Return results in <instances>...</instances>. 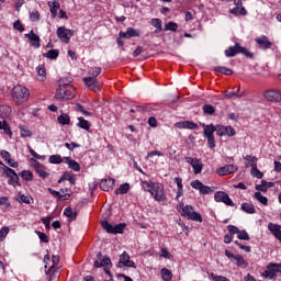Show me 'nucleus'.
Returning a JSON list of instances; mask_svg holds the SVG:
<instances>
[{"label": "nucleus", "instance_id": "obj_39", "mask_svg": "<svg viewBox=\"0 0 281 281\" xmlns=\"http://www.w3.org/2000/svg\"><path fill=\"white\" fill-rule=\"evenodd\" d=\"M254 199H256L261 205H269V199L267 196L262 195L260 191L255 192Z\"/></svg>", "mask_w": 281, "mask_h": 281}, {"label": "nucleus", "instance_id": "obj_26", "mask_svg": "<svg viewBox=\"0 0 281 281\" xmlns=\"http://www.w3.org/2000/svg\"><path fill=\"white\" fill-rule=\"evenodd\" d=\"M202 127L204 128V137H214V133H216V125H206L205 123H203Z\"/></svg>", "mask_w": 281, "mask_h": 281}, {"label": "nucleus", "instance_id": "obj_60", "mask_svg": "<svg viewBox=\"0 0 281 281\" xmlns=\"http://www.w3.org/2000/svg\"><path fill=\"white\" fill-rule=\"evenodd\" d=\"M191 188H193V190H199L200 192L201 188H203V182H201L200 180H193L191 181Z\"/></svg>", "mask_w": 281, "mask_h": 281}, {"label": "nucleus", "instance_id": "obj_33", "mask_svg": "<svg viewBox=\"0 0 281 281\" xmlns=\"http://www.w3.org/2000/svg\"><path fill=\"white\" fill-rule=\"evenodd\" d=\"M214 71L216 74H224V76H233L234 75V70H232L231 68H227L225 66H217L214 68Z\"/></svg>", "mask_w": 281, "mask_h": 281}, {"label": "nucleus", "instance_id": "obj_19", "mask_svg": "<svg viewBox=\"0 0 281 281\" xmlns=\"http://www.w3.org/2000/svg\"><path fill=\"white\" fill-rule=\"evenodd\" d=\"M83 83L91 91H94V92L100 91V81H98V79H94V78H83Z\"/></svg>", "mask_w": 281, "mask_h": 281}, {"label": "nucleus", "instance_id": "obj_35", "mask_svg": "<svg viewBox=\"0 0 281 281\" xmlns=\"http://www.w3.org/2000/svg\"><path fill=\"white\" fill-rule=\"evenodd\" d=\"M12 113V108L10 105H0V117H10Z\"/></svg>", "mask_w": 281, "mask_h": 281}, {"label": "nucleus", "instance_id": "obj_51", "mask_svg": "<svg viewBox=\"0 0 281 281\" xmlns=\"http://www.w3.org/2000/svg\"><path fill=\"white\" fill-rule=\"evenodd\" d=\"M151 25L154 27H156L155 33L159 34V32H161L162 27H161V19H151Z\"/></svg>", "mask_w": 281, "mask_h": 281}, {"label": "nucleus", "instance_id": "obj_50", "mask_svg": "<svg viewBox=\"0 0 281 281\" xmlns=\"http://www.w3.org/2000/svg\"><path fill=\"white\" fill-rule=\"evenodd\" d=\"M49 164H63L65 161V158L60 155H52L48 158Z\"/></svg>", "mask_w": 281, "mask_h": 281}, {"label": "nucleus", "instance_id": "obj_2", "mask_svg": "<svg viewBox=\"0 0 281 281\" xmlns=\"http://www.w3.org/2000/svg\"><path fill=\"white\" fill-rule=\"evenodd\" d=\"M11 98L16 106H21L30 100V90L21 85L14 86L11 90Z\"/></svg>", "mask_w": 281, "mask_h": 281}, {"label": "nucleus", "instance_id": "obj_21", "mask_svg": "<svg viewBox=\"0 0 281 281\" xmlns=\"http://www.w3.org/2000/svg\"><path fill=\"white\" fill-rule=\"evenodd\" d=\"M25 37L29 38L32 47H41V37L36 35L34 31L26 33Z\"/></svg>", "mask_w": 281, "mask_h": 281}, {"label": "nucleus", "instance_id": "obj_4", "mask_svg": "<svg viewBox=\"0 0 281 281\" xmlns=\"http://www.w3.org/2000/svg\"><path fill=\"white\" fill-rule=\"evenodd\" d=\"M56 100H74L76 98V88L68 86V88L59 86L55 93Z\"/></svg>", "mask_w": 281, "mask_h": 281}, {"label": "nucleus", "instance_id": "obj_47", "mask_svg": "<svg viewBox=\"0 0 281 281\" xmlns=\"http://www.w3.org/2000/svg\"><path fill=\"white\" fill-rule=\"evenodd\" d=\"M179 30V24L176 22H168L165 25V32H177Z\"/></svg>", "mask_w": 281, "mask_h": 281}, {"label": "nucleus", "instance_id": "obj_18", "mask_svg": "<svg viewBox=\"0 0 281 281\" xmlns=\"http://www.w3.org/2000/svg\"><path fill=\"white\" fill-rule=\"evenodd\" d=\"M176 128H187L189 131H196L199 130V124L192 121H179L176 123Z\"/></svg>", "mask_w": 281, "mask_h": 281}, {"label": "nucleus", "instance_id": "obj_24", "mask_svg": "<svg viewBox=\"0 0 281 281\" xmlns=\"http://www.w3.org/2000/svg\"><path fill=\"white\" fill-rule=\"evenodd\" d=\"M48 192L49 194H52V196H55V199H57V201H69V199L71 198V193H65V194H60V192L48 188Z\"/></svg>", "mask_w": 281, "mask_h": 281}, {"label": "nucleus", "instance_id": "obj_25", "mask_svg": "<svg viewBox=\"0 0 281 281\" xmlns=\"http://www.w3.org/2000/svg\"><path fill=\"white\" fill-rule=\"evenodd\" d=\"M64 162L67 164L70 170H74L75 172H80V164L71 159V157H64Z\"/></svg>", "mask_w": 281, "mask_h": 281}, {"label": "nucleus", "instance_id": "obj_37", "mask_svg": "<svg viewBox=\"0 0 281 281\" xmlns=\"http://www.w3.org/2000/svg\"><path fill=\"white\" fill-rule=\"evenodd\" d=\"M131 190V184L123 183L117 189H115L114 194H128V191Z\"/></svg>", "mask_w": 281, "mask_h": 281}, {"label": "nucleus", "instance_id": "obj_43", "mask_svg": "<svg viewBox=\"0 0 281 281\" xmlns=\"http://www.w3.org/2000/svg\"><path fill=\"white\" fill-rule=\"evenodd\" d=\"M58 10H60V2L53 1L50 5V14L53 19H56V15L58 14Z\"/></svg>", "mask_w": 281, "mask_h": 281}, {"label": "nucleus", "instance_id": "obj_28", "mask_svg": "<svg viewBox=\"0 0 281 281\" xmlns=\"http://www.w3.org/2000/svg\"><path fill=\"white\" fill-rule=\"evenodd\" d=\"M46 276H49V281H56L58 278V266H50L48 270L45 271Z\"/></svg>", "mask_w": 281, "mask_h": 281}, {"label": "nucleus", "instance_id": "obj_6", "mask_svg": "<svg viewBox=\"0 0 281 281\" xmlns=\"http://www.w3.org/2000/svg\"><path fill=\"white\" fill-rule=\"evenodd\" d=\"M180 215L184 216L189 221H194L195 223H203V216L199 212L194 211L192 205H186L182 211H180Z\"/></svg>", "mask_w": 281, "mask_h": 281}, {"label": "nucleus", "instance_id": "obj_30", "mask_svg": "<svg viewBox=\"0 0 281 281\" xmlns=\"http://www.w3.org/2000/svg\"><path fill=\"white\" fill-rule=\"evenodd\" d=\"M229 13L235 16H247V9L245 7H235L229 10Z\"/></svg>", "mask_w": 281, "mask_h": 281}, {"label": "nucleus", "instance_id": "obj_8", "mask_svg": "<svg viewBox=\"0 0 281 281\" xmlns=\"http://www.w3.org/2000/svg\"><path fill=\"white\" fill-rule=\"evenodd\" d=\"M3 177H5L8 180V184L12 186L13 188H16V186L19 188H21V182H20V178L19 175L16 173V171L8 166H4V171H3Z\"/></svg>", "mask_w": 281, "mask_h": 281}, {"label": "nucleus", "instance_id": "obj_53", "mask_svg": "<svg viewBox=\"0 0 281 281\" xmlns=\"http://www.w3.org/2000/svg\"><path fill=\"white\" fill-rule=\"evenodd\" d=\"M35 234L38 236L41 243H49V237L47 236V234L41 232V231H35Z\"/></svg>", "mask_w": 281, "mask_h": 281}, {"label": "nucleus", "instance_id": "obj_15", "mask_svg": "<svg viewBox=\"0 0 281 281\" xmlns=\"http://www.w3.org/2000/svg\"><path fill=\"white\" fill-rule=\"evenodd\" d=\"M120 38H139L142 32L137 29L127 27L126 32L121 31L119 33Z\"/></svg>", "mask_w": 281, "mask_h": 281}, {"label": "nucleus", "instance_id": "obj_36", "mask_svg": "<svg viewBox=\"0 0 281 281\" xmlns=\"http://www.w3.org/2000/svg\"><path fill=\"white\" fill-rule=\"evenodd\" d=\"M57 122L59 124H61L63 126H67L70 124L71 119L69 117V114L67 113H61L58 117H57Z\"/></svg>", "mask_w": 281, "mask_h": 281}, {"label": "nucleus", "instance_id": "obj_9", "mask_svg": "<svg viewBox=\"0 0 281 281\" xmlns=\"http://www.w3.org/2000/svg\"><path fill=\"white\" fill-rule=\"evenodd\" d=\"M56 34L59 41L67 45L69 44V41H71V36H74V30L67 29L65 26H59Z\"/></svg>", "mask_w": 281, "mask_h": 281}, {"label": "nucleus", "instance_id": "obj_44", "mask_svg": "<svg viewBox=\"0 0 281 281\" xmlns=\"http://www.w3.org/2000/svg\"><path fill=\"white\" fill-rule=\"evenodd\" d=\"M194 175H201L203 171V162H201V159L195 160V162L192 165Z\"/></svg>", "mask_w": 281, "mask_h": 281}, {"label": "nucleus", "instance_id": "obj_16", "mask_svg": "<svg viewBox=\"0 0 281 281\" xmlns=\"http://www.w3.org/2000/svg\"><path fill=\"white\" fill-rule=\"evenodd\" d=\"M119 263L123 265V267H130L131 269H137V266L135 265V261L131 260V256L126 251H124L120 256Z\"/></svg>", "mask_w": 281, "mask_h": 281}, {"label": "nucleus", "instance_id": "obj_29", "mask_svg": "<svg viewBox=\"0 0 281 281\" xmlns=\"http://www.w3.org/2000/svg\"><path fill=\"white\" fill-rule=\"evenodd\" d=\"M64 216H67L68 221H76L78 218V212L71 209V206H67L64 210Z\"/></svg>", "mask_w": 281, "mask_h": 281}, {"label": "nucleus", "instance_id": "obj_61", "mask_svg": "<svg viewBox=\"0 0 281 281\" xmlns=\"http://www.w3.org/2000/svg\"><path fill=\"white\" fill-rule=\"evenodd\" d=\"M30 19L33 23H36V21H41V13H38V11H33L30 13Z\"/></svg>", "mask_w": 281, "mask_h": 281}, {"label": "nucleus", "instance_id": "obj_17", "mask_svg": "<svg viewBox=\"0 0 281 281\" xmlns=\"http://www.w3.org/2000/svg\"><path fill=\"white\" fill-rule=\"evenodd\" d=\"M238 171V166L236 165H226L217 169V175L220 177H225L226 175H232Z\"/></svg>", "mask_w": 281, "mask_h": 281}, {"label": "nucleus", "instance_id": "obj_1", "mask_svg": "<svg viewBox=\"0 0 281 281\" xmlns=\"http://www.w3.org/2000/svg\"><path fill=\"white\" fill-rule=\"evenodd\" d=\"M140 186L145 192H149L151 196H154L155 201H158V203L166 201V192L164 191V186H161V183L154 181H142Z\"/></svg>", "mask_w": 281, "mask_h": 281}, {"label": "nucleus", "instance_id": "obj_40", "mask_svg": "<svg viewBox=\"0 0 281 281\" xmlns=\"http://www.w3.org/2000/svg\"><path fill=\"white\" fill-rule=\"evenodd\" d=\"M20 177L23 181H34V173L31 170H23L20 172Z\"/></svg>", "mask_w": 281, "mask_h": 281}, {"label": "nucleus", "instance_id": "obj_48", "mask_svg": "<svg viewBox=\"0 0 281 281\" xmlns=\"http://www.w3.org/2000/svg\"><path fill=\"white\" fill-rule=\"evenodd\" d=\"M19 128L21 137H32V131H30L27 126L20 125Z\"/></svg>", "mask_w": 281, "mask_h": 281}, {"label": "nucleus", "instance_id": "obj_64", "mask_svg": "<svg viewBox=\"0 0 281 281\" xmlns=\"http://www.w3.org/2000/svg\"><path fill=\"white\" fill-rule=\"evenodd\" d=\"M212 192H214V190L205 184L200 189V194H212Z\"/></svg>", "mask_w": 281, "mask_h": 281}, {"label": "nucleus", "instance_id": "obj_11", "mask_svg": "<svg viewBox=\"0 0 281 281\" xmlns=\"http://www.w3.org/2000/svg\"><path fill=\"white\" fill-rule=\"evenodd\" d=\"M30 164L34 168L38 177H41L42 179H47V177H49V172L46 171V168L38 160L30 158Z\"/></svg>", "mask_w": 281, "mask_h": 281}, {"label": "nucleus", "instance_id": "obj_3", "mask_svg": "<svg viewBox=\"0 0 281 281\" xmlns=\"http://www.w3.org/2000/svg\"><path fill=\"white\" fill-rule=\"evenodd\" d=\"M226 58H234L237 54H243L246 58H250L252 60L254 53L249 52L246 47L240 46V43H235L234 46L228 47L225 52Z\"/></svg>", "mask_w": 281, "mask_h": 281}, {"label": "nucleus", "instance_id": "obj_22", "mask_svg": "<svg viewBox=\"0 0 281 281\" xmlns=\"http://www.w3.org/2000/svg\"><path fill=\"white\" fill-rule=\"evenodd\" d=\"M255 41H256V43H258L260 49H271V46L273 45L269 41V37H267L266 35L257 37Z\"/></svg>", "mask_w": 281, "mask_h": 281}, {"label": "nucleus", "instance_id": "obj_13", "mask_svg": "<svg viewBox=\"0 0 281 281\" xmlns=\"http://www.w3.org/2000/svg\"><path fill=\"white\" fill-rule=\"evenodd\" d=\"M215 133L218 137H224V135H228V137H234V135H236V130L232 126L216 125Z\"/></svg>", "mask_w": 281, "mask_h": 281}, {"label": "nucleus", "instance_id": "obj_38", "mask_svg": "<svg viewBox=\"0 0 281 281\" xmlns=\"http://www.w3.org/2000/svg\"><path fill=\"white\" fill-rule=\"evenodd\" d=\"M60 54V50L58 49H49L47 53H44V58H49V60H56Z\"/></svg>", "mask_w": 281, "mask_h": 281}, {"label": "nucleus", "instance_id": "obj_20", "mask_svg": "<svg viewBox=\"0 0 281 281\" xmlns=\"http://www.w3.org/2000/svg\"><path fill=\"white\" fill-rule=\"evenodd\" d=\"M100 188L103 190V192H109L110 190H113L115 188V180L112 178L103 179L100 182Z\"/></svg>", "mask_w": 281, "mask_h": 281}, {"label": "nucleus", "instance_id": "obj_56", "mask_svg": "<svg viewBox=\"0 0 281 281\" xmlns=\"http://www.w3.org/2000/svg\"><path fill=\"white\" fill-rule=\"evenodd\" d=\"M237 238L239 240H250L249 234L247 233V231H239L237 233Z\"/></svg>", "mask_w": 281, "mask_h": 281}, {"label": "nucleus", "instance_id": "obj_54", "mask_svg": "<svg viewBox=\"0 0 281 281\" xmlns=\"http://www.w3.org/2000/svg\"><path fill=\"white\" fill-rule=\"evenodd\" d=\"M70 83L71 80H69V78L59 79V87H64V89H69V87H72Z\"/></svg>", "mask_w": 281, "mask_h": 281}, {"label": "nucleus", "instance_id": "obj_59", "mask_svg": "<svg viewBox=\"0 0 281 281\" xmlns=\"http://www.w3.org/2000/svg\"><path fill=\"white\" fill-rule=\"evenodd\" d=\"M227 231H228V234L233 237H234L235 234L238 235V233L240 232V229L235 225H228Z\"/></svg>", "mask_w": 281, "mask_h": 281}, {"label": "nucleus", "instance_id": "obj_23", "mask_svg": "<svg viewBox=\"0 0 281 281\" xmlns=\"http://www.w3.org/2000/svg\"><path fill=\"white\" fill-rule=\"evenodd\" d=\"M64 181H69L71 186H76V176L72 172L65 171L60 179L58 180V183H63Z\"/></svg>", "mask_w": 281, "mask_h": 281}, {"label": "nucleus", "instance_id": "obj_57", "mask_svg": "<svg viewBox=\"0 0 281 281\" xmlns=\"http://www.w3.org/2000/svg\"><path fill=\"white\" fill-rule=\"evenodd\" d=\"M29 153L30 155H32V157H34V159H42L44 161V159H47V157L45 155H38L35 150L32 149V147L29 146Z\"/></svg>", "mask_w": 281, "mask_h": 281}, {"label": "nucleus", "instance_id": "obj_34", "mask_svg": "<svg viewBox=\"0 0 281 281\" xmlns=\"http://www.w3.org/2000/svg\"><path fill=\"white\" fill-rule=\"evenodd\" d=\"M224 97L227 98L228 100H231V98H244L245 97V92H240V88L237 89L236 91H226L224 93Z\"/></svg>", "mask_w": 281, "mask_h": 281}, {"label": "nucleus", "instance_id": "obj_42", "mask_svg": "<svg viewBox=\"0 0 281 281\" xmlns=\"http://www.w3.org/2000/svg\"><path fill=\"white\" fill-rule=\"evenodd\" d=\"M202 111L204 115H214V113H216V108H214L212 104H204L202 106Z\"/></svg>", "mask_w": 281, "mask_h": 281}, {"label": "nucleus", "instance_id": "obj_58", "mask_svg": "<svg viewBox=\"0 0 281 281\" xmlns=\"http://www.w3.org/2000/svg\"><path fill=\"white\" fill-rule=\"evenodd\" d=\"M125 223H121L114 226V234H124Z\"/></svg>", "mask_w": 281, "mask_h": 281}, {"label": "nucleus", "instance_id": "obj_31", "mask_svg": "<svg viewBox=\"0 0 281 281\" xmlns=\"http://www.w3.org/2000/svg\"><path fill=\"white\" fill-rule=\"evenodd\" d=\"M241 212L246 214H256V206L251 203L244 202L240 206Z\"/></svg>", "mask_w": 281, "mask_h": 281}, {"label": "nucleus", "instance_id": "obj_41", "mask_svg": "<svg viewBox=\"0 0 281 281\" xmlns=\"http://www.w3.org/2000/svg\"><path fill=\"white\" fill-rule=\"evenodd\" d=\"M102 74V68L101 67H92L89 70L90 77L86 78H93L94 80H98L99 75Z\"/></svg>", "mask_w": 281, "mask_h": 281}, {"label": "nucleus", "instance_id": "obj_27", "mask_svg": "<svg viewBox=\"0 0 281 281\" xmlns=\"http://www.w3.org/2000/svg\"><path fill=\"white\" fill-rule=\"evenodd\" d=\"M37 80L40 82H45L47 80V70L45 69V65L37 66Z\"/></svg>", "mask_w": 281, "mask_h": 281}, {"label": "nucleus", "instance_id": "obj_49", "mask_svg": "<svg viewBox=\"0 0 281 281\" xmlns=\"http://www.w3.org/2000/svg\"><path fill=\"white\" fill-rule=\"evenodd\" d=\"M235 261L237 267H247L249 265L243 255H236Z\"/></svg>", "mask_w": 281, "mask_h": 281}, {"label": "nucleus", "instance_id": "obj_52", "mask_svg": "<svg viewBox=\"0 0 281 281\" xmlns=\"http://www.w3.org/2000/svg\"><path fill=\"white\" fill-rule=\"evenodd\" d=\"M255 190H258V192H267V190H269L268 182L261 180V184H256Z\"/></svg>", "mask_w": 281, "mask_h": 281}, {"label": "nucleus", "instance_id": "obj_32", "mask_svg": "<svg viewBox=\"0 0 281 281\" xmlns=\"http://www.w3.org/2000/svg\"><path fill=\"white\" fill-rule=\"evenodd\" d=\"M77 126H78L79 128H82L83 131H90V128H91V123H89V121L85 120V117L79 116V117H78Z\"/></svg>", "mask_w": 281, "mask_h": 281}, {"label": "nucleus", "instance_id": "obj_45", "mask_svg": "<svg viewBox=\"0 0 281 281\" xmlns=\"http://www.w3.org/2000/svg\"><path fill=\"white\" fill-rule=\"evenodd\" d=\"M160 273L164 281L172 280V271L168 270L167 268H162Z\"/></svg>", "mask_w": 281, "mask_h": 281}, {"label": "nucleus", "instance_id": "obj_12", "mask_svg": "<svg viewBox=\"0 0 281 281\" xmlns=\"http://www.w3.org/2000/svg\"><path fill=\"white\" fill-rule=\"evenodd\" d=\"M246 159H250L252 161L250 175L252 177H256V179H262V177H265V173H262L260 171V169L258 168V157L251 156V155H247Z\"/></svg>", "mask_w": 281, "mask_h": 281}, {"label": "nucleus", "instance_id": "obj_63", "mask_svg": "<svg viewBox=\"0 0 281 281\" xmlns=\"http://www.w3.org/2000/svg\"><path fill=\"white\" fill-rule=\"evenodd\" d=\"M0 155H1L2 159L7 162L12 159V155L8 150H1Z\"/></svg>", "mask_w": 281, "mask_h": 281}, {"label": "nucleus", "instance_id": "obj_46", "mask_svg": "<svg viewBox=\"0 0 281 281\" xmlns=\"http://www.w3.org/2000/svg\"><path fill=\"white\" fill-rule=\"evenodd\" d=\"M101 227L105 229L108 234H114V226L109 223V221L104 220L101 222Z\"/></svg>", "mask_w": 281, "mask_h": 281}, {"label": "nucleus", "instance_id": "obj_7", "mask_svg": "<svg viewBox=\"0 0 281 281\" xmlns=\"http://www.w3.org/2000/svg\"><path fill=\"white\" fill-rule=\"evenodd\" d=\"M98 260L94 261V268L100 269L103 267L105 273L108 276L111 274V267H113V263L111 262V258L109 256H105L102 258V252L97 254Z\"/></svg>", "mask_w": 281, "mask_h": 281}, {"label": "nucleus", "instance_id": "obj_5", "mask_svg": "<svg viewBox=\"0 0 281 281\" xmlns=\"http://www.w3.org/2000/svg\"><path fill=\"white\" fill-rule=\"evenodd\" d=\"M278 276L281 278V265L279 263H269L261 273V277L268 280H276Z\"/></svg>", "mask_w": 281, "mask_h": 281}, {"label": "nucleus", "instance_id": "obj_62", "mask_svg": "<svg viewBox=\"0 0 281 281\" xmlns=\"http://www.w3.org/2000/svg\"><path fill=\"white\" fill-rule=\"evenodd\" d=\"M211 278L213 281H231L227 277L215 274L214 272L211 273Z\"/></svg>", "mask_w": 281, "mask_h": 281}, {"label": "nucleus", "instance_id": "obj_14", "mask_svg": "<svg viewBox=\"0 0 281 281\" xmlns=\"http://www.w3.org/2000/svg\"><path fill=\"white\" fill-rule=\"evenodd\" d=\"M263 98H266L268 102H281V91L276 89L267 90L263 93Z\"/></svg>", "mask_w": 281, "mask_h": 281}, {"label": "nucleus", "instance_id": "obj_55", "mask_svg": "<svg viewBox=\"0 0 281 281\" xmlns=\"http://www.w3.org/2000/svg\"><path fill=\"white\" fill-rule=\"evenodd\" d=\"M8 234H10V228L8 226L0 229V243H3V240H5V236H8Z\"/></svg>", "mask_w": 281, "mask_h": 281}, {"label": "nucleus", "instance_id": "obj_10", "mask_svg": "<svg viewBox=\"0 0 281 281\" xmlns=\"http://www.w3.org/2000/svg\"><path fill=\"white\" fill-rule=\"evenodd\" d=\"M214 201H216V203H224V205H228L229 207H234L236 205L232 198H229V194L225 191L215 192Z\"/></svg>", "mask_w": 281, "mask_h": 281}]
</instances>
